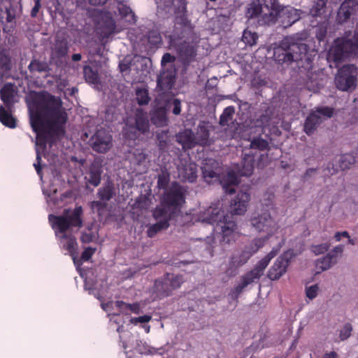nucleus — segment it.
<instances>
[{
    "instance_id": "1",
    "label": "nucleus",
    "mask_w": 358,
    "mask_h": 358,
    "mask_svg": "<svg viewBox=\"0 0 358 358\" xmlns=\"http://www.w3.org/2000/svg\"><path fill=\"white\" fill-rule=\"evenodd\" d=\"M29 120L36 134L37 143L45 146L48 136L60 131L67 121L62 101L47 91L36 92L29 103Z\"/></svg>"
},
{
    "instance_id": "2",
    "label": "nucleus",
    "mask_w": 358,
    "mask_h": 358,
    "mask_svg": "<svg viewBox=\"0 0 358 358\" xmlns=\"http://www.w3.org/2000/svg\"><path fill=\"white\" fill-rule=\"evenodd\" d=\"M316 53L297 36L285 37L273 49V59L283 68L292 66L306 85L313 83V60Z\"/></svg>"
},
{
    "instance_id": "3",
    "label": "nucleus",
    "mask_w": 358,
    "mask_h": 358,
    "mask_svg": "<svg viewBox=\"0 0 358 358\" xmlns=\"http://www.w3.org/2000/svg\"><path fill=\"white\" fill-rule=\"evenodd\" d=\"M83 208L79 206H76L72 211L70 208L64 209L60 215L50 214L48 216L49 222L55 234H62V238L66 240V242L63 243V248L71 255L74 264L77 262L75 256L78 245L76 238L74 236L67 235L66 232L71 228L80 229L83 227Z\"/></svg>"
},
{
    "instance_id": "4",
    "label": "nucleus",
    "mask_w": 358,
    "mask_h": 358,
    "mask_svg": "<svg viewBox=\"0 0 358 358\" xmlns=\"http://www.w3.org/2000/svg\"><path fill=\"white\" fill-rule=\"evenodd\" d=\"M282 6L278 0H254L247 7L245 17L251 24H273L278 20Z\"/></svg>"
},
{
    "instance_id": "5",
    "label": "nucleus",
    "mask_w": 358,
    "mask_h": 358,
    "mask_svg": "<svg viewBox=\"0 0 358 358\" xmlns=\"http://www.w3.org/2000/svg\"><path fill=\"white\" fill-rule=\"evenodd\" d=\"M185 202V195L182 187L177 182L171 186L161 196L160 205L153 211V217L173 218L181 210Z\"/></svg>"
},
{
    "instance_id": "6",
    "label": "nucleus",
    "mask_w": 358,
    "mask_h": 358,
    "mask_svg": "<svg viewBox=\"0 0 358 358\" xmlns=\"http://www.w3.org/2000/svg\"><path fill=\"white\" fill-rule=\"evenodd\" d=\"M240 182L238 176L234 171H229L225 176V194H232L237 192L234 198L231 199L228 208V212L231 215H242L245 213L248 209V203L250 200V194L248 190L238 189Z\"/></svg>"
},
{
    "instance_id": "7",
    "label": "nucleus",
    "mask_w": 358,
    "mask_h": 358,
    "mask_svg": "<svg viewBox=\"0 0 358 358\" xmlns=\"http://www.w3.org/2000/svg\"><path fill=\"white\" fill-rule=\"evenodd\" d=\"M357 68L354 64H346L338 69L335 77V85L343 92H352L357 87Z\"/></svg>"
},
{
    "instance_id": "8",
    "label": "nucleus",
    "mask_w": 358,
    "mask_h": 358,
    "mask_svg": "<svg viewBox=\"0 0 358 358\" xmlns=\"http://www.w3.org/2000/svg\"><path fill=\"white\" fill-rule=\"evenodd\" d=\"M176 35L169 36V43L176 51L178 57L184 65H189L195 60L197 55L196 45L193 42L183 41L179 42Z\"/></svg>"
},
{
    "instance_id": "9",
    "label": "nucleus",
    "mask_w": 358,
    "mask_h": 358,
    "mask_svg": "<svg viewBox=\"0 0 358 358\" xmlns=\"http://www.w3.org/2000/svg\"><path fill=\"white\" fill-rule=\"evenodd\" d=\"M249 222L251 229L255 232L266 233V236H269V238L272 236L275 221L268 210L254 212Z\"/></svg>"
},
{
    "instance_id": "10",
    "label": "nucleus",
    "mask_w": 358,
    "mask_h": 358,
    "mask_svg": "<svg viewBox=\"0 0 358 358\" xmlns=\"http://www.w3.org/2000/svg\"><path fill=\"white\" fill-rule=\"evenodd\" d=\"M302 250L295 252L294 249H289L279 256L273 265L269 268L267 276L271 280H278L286 272L292 259L301 254Z\"/></svg>"
},
{
    "instance_id": "11",
    "label": "nucleus",
    "mask_w": 358,
    "mask_h": 358,
    "mask_svg": "<svg viewBox=\"0 0 358 358\" xmlns=\"http://www.w3.org/2000/svg\"><path fill=\"white\" fill-rule=\"evenodd\" d=\"M222 171V169L219 166L217 161L213 159H206L202 167V173L204 180L208 184L217 182L224 188Z\"/></svg>"
},
{
    "instance_id": "12",
    "label": "nucleus",
    "mask_w": 358,
    "mask_h": 358,
    "mask_svg": "<svg viewBox=\"0 0 358 358\" xmlns=\"http://www.w3.org/2000/svg\"><path fill=\"white\" fill-rule=\"evenodd\" d=\"M90 141L92 150L99 153L106 152L112 146V136L104 129L98 130Z\"/></svg>"
},
{
    "instance_id": "13",
    "label": "nucleus",
    "mask_w": 358,
    "mask_h": 358,
    "mask_svg": "<svg viewBox=\"0 0 358 358\" xmlns=\"http://www.w3.org/2000/svg\"><path fill=\"white\" fill-rule=\"evenodd\" d=\"M115 22L110 12H101L98 29L103 38H107L115 33Z\"/></svg>"
},
{
    "instance_id": "14",
    "label": "nucleus",
    "mask_w": 358,
    "mask_h": 358,
    "mask_svg": "<svg viewBox=\"0 0 358 358\" xmlns=\"http://www.w3.org/2000/svg\"><path fill=\"white\" fill-rule=\"evenodd\" d=\"M352 41L350 39L338 43L331 50L333 59L335 62H341L355 52Z\"/></svg>"
},
{
    "instance_id": "15",
    "label": "nucleus",
    "mask_w": 358,
    "mask_h": 358,
    "mask_svg": "<svg viewBox=\"0 0 358 358\" xmlns=\"http://www.w3.org/2000/svg\"><path fill=\"white\" fill-rule=\"evenodd\" d=\"M252 282H253L252 278H250L247 275L242 276L241 282L235 286L228 294L229 309L234 310L237 306L238 303V299L240 294L243 292V289Z\"/></svg>"
},
{
    "instance_id": "16",
    "label": "nucleus",
    "mask_w": 358,
    "mask_h": 358,
    "mask_svg": "<svg viewBox=\"0 0 358 358\" xmlns=\"http://www.w3.org/2000/svg\"><path fill=\"white\" fill-rule=\"evenodd\" d=\"M301 13V10L283 6L278 20H280L281 24L284 28H287L300 20Z\"/></svg>"
},
{
    "instance_id": "17",
    "label": "nucleus",
    "mask_w": 358,
    "mask_h": 358,
    "mask_svg": "<svg viewBox=\"0 0 358 358\" xmlns=\"http://www.w3.org/2000/svg\"><path fill=\"white\" fill-rule=\"evenodd\" d=\"M357 6V0H345L337 12L338 22L340 24L345 22L355 12Z\"/></svg>"
},
{
    "instance_id": "18",
    "label": "nucleus",
    "mask_w": 358,
    "mask_h": 358,
    "mask_svg": "<svg viewBox=\"0 0 358 358\" xmlns=\"http://www.w3.org/2000/svg\"><path fill=\"white\" fill-rule=\"evenodd\" d=\"M16 93L12 83H6L0 90V99L8 110H11L14 106Z\"/></svg>"
},
{
    "instance_id": "19",
    "label": "nucleus",
    "mask_w": 358,
    "mask_h": 358,
    "mask_svg": "<svg viewBox=\"0 0 358 358\" xmlns=\"http://www.w3.org/2000/svg\"><path fill=\"white\" fill-rule=\"evenodd\" d=\"M129 130H137L143 134H145L149 130V122L146 113L141 108H138L135 111V123L134 125L129 126Z\"/></svg>"
},
{
    "instance_id": "20",
    "label": "nucleus",
    "mask_w": 358,
    "mask_h": 358,
    "mask_svg": "<svg viewBox=\"0 0 358 358\" xmlns=\"http://www.w3.org/2000/svg\"><path fill=\"white\" fill-rule=\"evenodd\" d=\"M255 162V154L252 151L249 153H245L242 159L241 166L238 168V174L240 176L246 177L251 176L253 173Z\"/></svg>"
},
{
    "instance_id": "21",
    "label": "nucleus",
    "mask_w": 358,
    "mask_h": 358,
    "mask_svg": "<svg viewBox=\"0 0 358 358\" xmlns=\"http://www.w3.org/2000/svg\"><path fill=\"white\" fill-rule=\"evenodd\" d=\"M251 257V253H250L247 250L244 248V250L238 256H233L231 257L229 264L231 268V269L229 268L225 271V273H227L230 275H235L236 274L238 267L245 264Z\"/></svg>"
},
{
    "instance_id": "22",
    "label": "nucleus",
    "mask_w": 358,
    "mask_h": 358,
    "mask_svg": "<svg viewBox=\"0 0 358 358\" xmlns=\"http://www.w3.org/2000/svg\"><path fill=\"white\" fill-rule=\"evenodd\" d=\"M170 285L167 275L165 273L162 278L155 281L154 288L160 297H166L171 295L173 292Z\"/></svg>"
},
{
    "instance_id": "23",
    "label": "nucleus",
    "mask_w": 358,
    "mask_h": 358,
    "mask_svg": "<svg viewBox=\"0 0 358 358\" xmlns=\"http://www.w3.org/2000/svg\"><path fill=\"white\" fill-rule=\"evenodd\" d=\"M176 82V74L173 71H164L157 78V87L164 91L171 90Z\"/></svg>"
},
{
    "instance_id": "24",
    "label": "nucleus",
    "mask_w": 358,
    "mask_h": 358,
    "mask_svg": "<svg viewBox=\"0 0 358 358\" xmlns=\"http://www.w3.org/2000/svg\"><path fill=\"white\" fill-rule=\"evenodd\" d=\"M322 121V117L317 113L311 112L306 118L303 125L304 132L308 136L312 135Z\"/></svg>"
},
{
    "instance_id": "25",
    "label": "nucleus",
    "mask_w": 358,
    "mask_h": 358,
    "mask_svg": "<svg viewBox=\"0 0 358 358\" xmlns=\"http://www.w3.org/2000/svg\"><path fill=\"white\" fill-rule=\"evenodd\" d=\"M209 216L206 218V221L210 224H216L220 227V233H224V211L222 209L210 207L208 210Z\"/></svg>"
},
{
    "instance_id": "26",
    "label": "nucleus",
    "mask_w": 358,
    "mask_h": 358,
    "mask_svg": "<svg viewBox=\"0 0 358 358\" xmlns=\"http://www.w3.org/2000/svg\"><path fill=\"white\" fill-rule=\"evenodd\" d=\"M237 230V224L234 220H228V215H225V243L235 242L239 238Z\"/></svg>"
},
{
    "instance_id": "27",
    "label": "nucleus",
    "mask_w": 358,
    "mask_h": 358,
    "mask_svg": "<svg viewBox=\"0 0 358 358\" xmlns=\"http://www.w3.org/2000/svg\"><path fill=\"white\" fill-rule=\"evenodd\" d=\"M176 138L177 141L182 145L184 149H191L196 144L194 134L190 129H186L180 132L177 134Z\"/></svg>"
},
{
    "instance_id": "28",
    "label": "nucleus",
    "mask_w": 358,
    "mask_h": 358,
    "mask_svg": "<svg viewBox=\"0 0 358 358\" xmlns=\"http://www.w3.org/2000/svg\"><path fill=\"white\" fill-rule=\"evenodd\" d=\"M155 219L159 221L150 225L147 230L148 236L150 238L154 237L159 231L167 229L169 227V221L172 218L160 217Z\"/></svg>"
},
{
    "instance_id": "29",
    "label": "nucleus",
    "mask_w": 358,
    "mask_h": 358,
    "mask_svg": "<svg viewBox=\"0 0 358 358\" xmlns=\"http://www.w3.org/2000/svg\"><path fill=\"white\" fill-rule=\"evenodd\" d=\"M167 111L165 106L157 108L151 116L152 122L157 127H164L167 124Z\"/></svg>"
},
{
    "instance_id": "30",
    "label": "nucleus",
    "mask_w": 358,
    "mask_h": 358,
    "mask_svg": "<svg viewBox=\"0 0 358 358\" xmlns=\"http://www.w3.org/2000/svg\"><path fill=\"white\" fill-rule=\"evenodd\" d=\"M269 262V258H266L264 257L257 263L252 270L247 273L245 275H247L250 278H252L253 282H255V280H259L263 275L264 271L267 267Z\"/></svg>"
},
{
    "instance_id": "31",
    "label": "nucleus",
    "mask_w": 358,
    "mask_h": 358,
    "mask_svg": "<svg viewBox=\"0 0 358 358\" xmlns=\"http://www.w3.org/2000/svg\"><path fill=\"white\" fill-rule=\"evenodd\" d=\"M269 262V258H266L264 257L257 263L252 270L247 273L245 275H247L250 278H252L253 282H255V280H259L263 275L264 271L267 267Z\"/></svg>"
},
{
    "instance_id": "32",
    "label": "nucleus",
    "mask_w": 358,
    "mask_h": 358,
    "mask_svg": "<svg viewBox=\"0 0 358 358\" xmlns=\"http://www.w3.org/2000/svg\"><path fill=\"white\" fill-rule=\"evenodd\" d=\"M336 263L334 260V255L332 253H327L325 256L317 259L315 261V266L318 270L317 273L329 269L334 264Z\"/></svg>"
},
{
    "instance_id": "33",
    "label": "nucleus",
    "mask_w": 358,
    "mask_h": 358,
    "mask_svg": "<svg viewBox=\"0 0 358 358\" xmlns=\"http://www.w3.org/2000/svg\"><path fill=\"white\" fill-rule=\"evenodd\" d=\"M102 172L101 166L93 164L90 168L88 182L97 187L101 182Z\"/></svg>"
},
{
    "instance_id": "34",
    "label": "nucleus",
    "mask_w": 358,
    "mask_h": 358,
    "mask_svg": "<svg viewBox=\"0 0 358 358\" xmlns=\"http://www.w3.org/2000/svg\"><path fill=\"white\" fill-rule=\"evenodd\" d=\"M69 49V43L66 40H57L52 48V55L58 59L64 58L67 55Z\"/></svg>"
},
{
    "instance_id": "35",
    "label": "nucleus",
    "mask_w": 358,
    "mask_h": 358,
    "mask_svg": "<svg viewBox=\"0 0 358 358\" xmlns=\"http://www.w3.org/2000/svg\"><path fill=\"white\" fill-rule=\"evenodd\" d=\"M117 10L122 18L130 24H135L136 22V15L131 8L124 3V1H118Z\"/></svg>"
},
{
    "instance_id": "36",
    "label": "nucleus",
    "mask_w": 358,
    "mask_h": 358,
    "mask_svg": "<svg viewBox=\"0 0 358 358\" xmlns=\"http://www.w3.org/2000/svg\"><path fill=\"white\" fill-rule=\"evenodd\" d=\"M0 122L9 128L16 127V120L11 114V110H8L6 107L0 106Z\"/></svg>"
},
{
    "instance_id": "37",
    "label": "nucleus",
    "mask_w": 358,
    "mask_h": 358,
    "mask_svg": "<svg viewBox=\"0 0 358 358\" xmlns=\"http://www.w3.org/2000/svg\"><path fill=\"white\" fill-rule=\"evenodd\" d=\"M269 236H265L261 238H256L253 239L248 245L245 246L252 256L255 254L260 248H263L266 242L269 239Z\"/></svg>"
},
{
    "instance_id": "38",
    "label": "nucleus",
    "mask_w": 358,
    "mask_h": 358,
    "mask_svg": "<svg viewBox=\"0 0 358 358\" xmlns=\"http://www.w3.org/2000/svg\"><path fill=\"white\" fill-rule=\"evenodd\" d=\"M114 194V185L112 182L105 184L103 187L99 189L97 193L99 198L103 201H110Z\"/></svg>"
},
{
    "instance_id": "39",
    "label": "nucleus",
    "mask_w": 358,
    "mask_h": 358,
    "mask_svg": "<svg viewBox=\"0 0 358 358\" xmlns=\"http://www.w3.org/2000/svg\"><path fill=\"white\" fill-rule=\"evenodd\" d=\"M258 38L257 33L245 29L243 32L241 40L245 45L253 46L257 43Z\"/></svg>"
},
{
    "instance_id": "40",
    "label": "nucleus",
    "mask_w": 358,
    "mask_h": 358,
    "mask_svg": "<svg viewBox=\"0 0 358 358\" xmlns=\"http://www.w3.org/2000/svg\"><path fill=\"white\" fill-rule=\"evenodd\" d=\"M356 162L355 157L350 153L343 154L340 156L338 159L339 166L341 170H345L350 168Z\"/></svg>"
},
{
    "instance_id": "41",
    "label": "nucleus",
    "mask_w": 358,
    "mask_h": 358,
    "mask_svg": "<svg viewBox=\"0 0 358 358\" xmlns=\"http://www.w3.org/2000/svg\"><path fill=\"white\" fill-rule=\"evenodd\" d=\"M83 74L85 80L89 83L97 84L99 81L97 71L93 70L92 68L88 65L84 66Z\"/></svg>"
},
{
    "instance_id": "42",
    "label": "nucleus",
    "mask_w": 358,
    "mask_h": 358,
    "mask_svg": "<svg viewBox=\"0 0 358 358\" xmlns=\"http://www.w3.org/2000/svg\"><path fill=\"white\" fill-rule=\"evenodd\" d=\"M170 182V173L167 170H162L157 176V187L160 189L166 191L169 189L168 186Z\"/></svg>"
},
{
    "instance_id": "43",
    "label": "nucleus",
    "mask_w": 358,
    "mask_h": 358,
    "mask_svg": "<svg viewBox=\"0 0 358 358\" xmlns=\"http://www.w3.org/2000/svg\"><path fill=\"white\" fill-rule=\"evenodd\" d=\"M166 275L168 280H169V283L171 284L170 287L173 291L180 288L184 282L183 277L181 275H175L169 273H166Z\"/></svg>"
},
{
    "instance_id": "44",
    "label": "nucleus",
    "mask_w": 358,
    "mask_h": 358,
    "mask_svg": "<svg viewBox=\"0 0 358 358\" xmlns=\"http://www.w3.org/2000/svg\"><path fill=\"white\" fill-rule=\"evenodd\" d=\"M29 69L31 72H46L48 70V65L46 62L34 60L29 64Z\"/></svg>"
},
{
    "instance_id": "45",
    "label": "nucleus",
    "mask_w": 358,
    "mask_h": 358,
    "mask_svg": "<svg viewBox=\"0 0 358 358\" xmlns=\"http://www.w3.org/2000/svg\"><path fill=\"white\" fill-rule=\"evenodd\" d=\"M269 147L268 143L266 140L260 137L254 138L250 143L251 149H257L260 151L267 150Z\"/></svg>"
},
{
    "instance_id": "46",
    "label": "nucleus",
    "mask_w": 358,
    "mask_h": 358,
    "mask_svg": "<svg viewBox=\"0 0 358 358\" xmlns=\"http://www.w3.org/2000/svg\"><path fill=\"white\" fill-rule=\"evenodd\" d=\"M136 101L140 106L146 105L150 101L148 91L146 89H137L136 92Z\"/></svg>"
},
{
    "instance_id": "47",
    "label": "nucleus",
    "mask_w": 358,
    "mask_h": 358,
    "mask_svg": "<svg viewBox=\"0 0 358 358\" xmlns=\"http://www.w3.org/2000/svg\"><path fill=\"white\" fill-rule=\"evenodd\" d=\"M185 175L184 178L187 180L189 182H192L195 181L196 179L197 175V169L195 164H189L187 166H185L184 169Z\"/></svg>"
},
{
    "instance_id": "48",
    "label": "nucleus",
    "mask_w": 358,
    "mask_h": 358,
    "mask_svg": "<svg viewBox=\"0 0 358 358\" xmlns=\"http://www.w3.org/2000/svg\"><path fill=\"white\" fill-rule=\"evenodd\" d=\"M176 13L182 14L180 17L181 22L184 24H186L187 19L186 17L187 13V1L186 0H178V5L176 7Z\"/></svg>"
},
{
    "instance_id": "49",
    "label": "nucleus",
    "mask_w": 358,
    "mask_h": 358,
    "mask_svg": "<svg viewBox=\"0 0 358 358\" xmlns=\"http://www.w3.org/2000/svg\"><path fill=\"white\" fill-rule=\"evenodd\" d=\"M353 330L352 325L348 322L345 323L343 328L339 330V338L341 341H346L351 336Z\"/></svg>"
},
{
    "instance_id": "50",
    "label": "nucleus",
    "mask_w": 358,
    "mask_h": 358,
    "mask_svg": "<svg viewBox=\"0 0 358 358\" xmlns=\"http://www.w3.org/2000/svg\"><path fill=\"white\" fill-rule=\"evenodd\" d=\"M327 0H317L312 8H310V13L313 16H319L322 14V10L326 6Z\"/></svg>"
},
{
    "instance_id": "51",
    "label": "nucleus",
    "mask_w": 358,
    "mask_h": 358,
    "mask_svg": "<svg viewBox=\"0 0 358 358\" xmlns=\"http://www.w3.org/2000/svg\"><path fill=\"white\" fill-rule=\"evenodd\" d=\"M6 23H15V17L17 13V6L10 4L6 8Z\"/></svg>"
},
{
    "instance_id": "52",
    "label": "nucleus",
    "mask_w": 358,
    "mask_h": 358,
    "mask_svg": "<svg viewBox=\"0 0 358 358\" xmlns=\"http://www.w3.org/2000/svg\"><path fill=\"white\" fill-rule=\"evenodd\" d=\"M313 113H317L320 117L322 115L324 118H330L334 115V108L329 106L318 107Z\"/></svg>"
},
{
    "instance_id": "53",
    "label": "nucleus",
    "mask_w": 358,
    "mask_h": 358,
    "mask_svg": "<svg viewBox=\"0 0 358 358\" xmlns=\"http://www.w3.org/2000/svg\"><path fill=\"white\" fill-rule=\"evenodd\" d=\"M330 245L329 243H322L319 245H312L310 246V251L315 255H319L325 253L329 249Z\"/></svg>"
},
{
    "instance_id": "54",
    "label": "nucleus",
    "mask_w": 358,
    "mask_h": 358,
    "mask_svg": "<svg viewBox=\"0 0 358 358\" xmlns=\"http://www.w3.org/2000/svg\"><path fill=\"white\" fill-rule=\"evenodd\" d=\"M148 43L153 46H157L162 43L161 35L156 31H150L148 35Z\"/></svg>"
},
{
    "instance_id": "55",
    "label": "nucleus",
    "mask_w": 358,
    "mask_h": 358,
    "mask_svg": "<svg viewBox=\"0 0 358 358\" xmlns=\"http://www.w3.org/2000/svg\"><path fill=\"white\" fill-rule=\"evenodd\" d=\"M95 251L96 249L91 247L85 248L82 252L80 260H78L79 262H77L76 264L80 265L82 264V261L87 262L90 260L92 255L94 254Z\"/></svg>"
},
{
    "instance_id": "56",
    "label": "nucleus",
    "mask_w": 358,
    "mask_h": 358,
    "mask_svg": "<svg viewBox=\"0 0 358 358\" xmlns=\"http://www.w3.org/2000/svg\"><path fill=\"white\" fill-rule=\"evenodd\" d=\"M352 116L350 119L351 124H357L358 122V96L353 100V107L351 111Z\"/></svg>"
},
{
    "instance_id": "57",
    "label": "nucleus",
    "mask_w": 358,
    "mask_h": 358,
    "mask_svg": "<svg viewBox=\"0 0 358 358\" xmlns=\"http://www.w3.org/2000/svg\"><path fill=\"white\" fill-rule=\"evenodd\" d=\"M319 286L317 284L313 285L310 287H306V295L310 299H313L317 296Z\"/></svg>"
},
{
    "instance_id": "58",
    "label": "nucleus",
    "mask_w": 358,
    "mask_h": 358,
    "mask_svg": "<svg viewBox=\"0 0 358 358\" xmlns=\"http://www.w3.org/2000/svg\"><path fill=\"white\" fill-rule=\"evenodd\" d=\"M152 320V316L149 315H145L138 317H131L130 322L134 325H137L138 323H147Z\"/></svg>"
},
{
    "instance_id": "59",
    "label": "nucleus",
    "mask_w": 358,
    "mask_h": 358,
    "mask_svg": "<svg viewBox=\"0 0 358 358\" xmlns=\"http://www.w3.org/2000/svg\"><path fill=\"white\" fill-rule=\"evenodd\" d=\"M327 29L326 27L320 26L317 28L315 36L317 40L321 42L324 41L327 36Z\"/></svg>"
},
{
    "instance_id": "60",
    "label": "nucleus",
    "mask_w": 358,
    "mask_h": 358,
    "mask_svg": "<svg viewBox=\"0 0 358 358\" xmlns=\"http://www.w3.org/2000/svg\"><path fill=\"white\" fill-rule=\"evenodd\" d=\"M175 61L176 57L169 52H166L162 56L161 64L162 66H165L167 64L173 63Z\"/></svg>"
},
{
    "instance_id": "61",
    "label": "nucleus",
    "mask_w": 358,
    "mask_h": 358,
    "mask_svg": "<svg viewBox=\"0 0 358 358\" xmlns=\"http://www.w3.org/2000/svg\"><path fill=\"white\" fill-rule=\"evenodd\" d=\"M36 161L37 162L34 164V166L36 171L37 174L42 178V167L41 166V157L40 152L37 150L36 152Z\"/></svg>"
},
{
    "instance_id": "62",
    "label": "nucleus",
    "mask_w": 358,
    "mask_h": 358,
    "mask_svg": "<svg viewBox=\"0 0 358 358\" xmlns=\"http://www.w3.org/2000/svg\"><path fill=\"white\" fill-rule=\"evenodd\" d=\"M128 306H129V303H125L123 301H115V306L120 310V313L122 314H127Z\"/></svg>"
},
{
    "instance_id": "63",
    "label": "nucleus",
    "mask_w": 358,
    "mask_h": 358,
    "mask_svg": "<svg viewBox=\"0 0 358 358\" xmlns=\"http://www.w3.org/2000/svg\"><path fill=\"white\" fill-rule=\"evenodd\" d=\"M172 112L174 115H178L181 112V101L178 99H174L173 102Z\"/></svg>"
},
{
    "instance_id": "64",
    "label": "nucleus",
    "mask_w": 358,
    "mask_h": 358,
    "mask_svg": "<svg viewBox=\"0 0 358 358\" xmlns=\"http://www.w3.org/2000/svg\"><path fill=\"white\" fill-rule=\"evenodd\" d=\"M350 40L355 51L358 50V27H356L353 36Z\"/></svg>"
}]
</instances>
